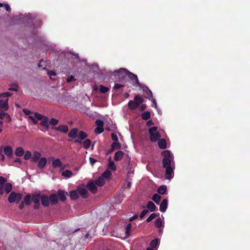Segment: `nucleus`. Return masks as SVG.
I'll return each mask as SVG.
<instances>
[{
	"label": "nucleus",
	"instance_id": "nucleus-56",
	"mask_svg": "<svg viewBox=\"0 0 250 250\" xmlns=\"http://www.w3.org/2000/svg\"><path fill=\"white\" fill-rule=\"evenodd\" d=\"M123 85H122V84H119V83H116L114 86V88L115 89H119L121 88H122V87H123Z\"/></svg>",
	"mask_w": 250,
	"mask_h": 250
},
{
	"label": "nucleus",
	"instance_id": "nucleus-39",
	"mask_svg": "<svg viewBox=\"0 0 250 250\" xmlns=\"http://www.w3.org/2000/svg\"><path fill=\"white\" fill-rule=\"evenodd\" d=\"M161 197L158 194H155L152 197V200L157 204H159Z\"/></svg>",
	"mask_w": 250,
	"mask_h": 250
},
{
	"label": "nucleus",
	"instance_id": "nucleus-18",
	"mask_svg": "<svg viewBox=\"0 0 250 250\" xmlns=\"http://www.w3.org/2000/svg\"><path fill=\"white\" fill-rule=\"evenodd\" d=\"M168 201L167 199H164L160 205V210L162 212H165L167 208Z\"/></svg>",
	"mask_w": 250,
	"mask_h": 250
},
{
	"label": "nucleus",
	"instance_id": "nucleus-34",
	"mask_svg": "<svg viewBox=\"0 0 250 250\" xmlns=\"http://www.w3.org/2000/svg\"><path fill=\"white\" fill-rule=\"evenodd\" d=\"M167 190V187L165 185L161 186L158 189V192L159 194L163 195L165 193Z\"/></svg>",
	"mask_w": 250,
	"mask_h": 250
},
{
	"label": "nucleus",
	"instance_id": "nucleus-28",
	"mask_svg": "<svg viewBox=\"0 0 250 250\" xmlns=\"http://www.w3.org/2000/svg\"><path fill=\"white\" fill-rule=\"evenodd\" d=\"M95 183L98 186H102L105 183V179L103 177L100 176L97 180L95 181Z\"/></svg>",
	"mask_w": 250,
	"mask_h": 250
},
{
	"label": "nucleus",
	"instance_id": "nucleus-21",
	"mask_svg": "<svg viewBox=\"0 0 250 250\" xmlns=\"http://www.w3.org/2000/svg\"><path fill=\"white\" fill-rule=\"evenodd\" d=\"M49 201L51 204L54 205L58 201L57 196L55 194H52L49 197Z\"/></svg>",
	"mask_w": 250,
	"mask_h": 250
},
{
	"label": "nucleus",
	"instance_id": "nucleus-45",
	"mask_svg": "<svg viewBox=\"0 0 250 250\" xmlns=\"http://www.w3.org/2000/svg\"><path fill=\"white\" fill-rule=\"evenodd\" d=\"M58 120L55 118H51L49 121V124L52 125H55L58 124Z\"/></svg>",
	"mask_w": 250,
	"mask_h": 250
},
{
	"label": "nucleus",
	"instance_id": "nucleus-26",
	"mask_svg": "<svg viewBox=\"0 0 250 250\" xmlns=\"http://www.w3.org/2000/svg\"><path fill=\"white\" fill-rule=\"evenodd\" d=\"M32 201V196L30 194H27L23 198V202L25 205H30Z\"/></svg>",
	"mask_w": 250,
	"mask_h": 250
},
{
	"label": "nucleus",
	"instance_id": "nucleus-44",
	"mask_svg": "<svg viewBox=\"0 0 250 250\" xmlns=\"http://www.w3.org/2000/svg\"><path fill=\"white\" fill-rule=\"evenodd\" d=\"M99 90L101 93H104L109 90V88L102 85H101L99 87Z\"/></svg>",
	"mask_w": 250,
	"mask_h": 250
},
{
	"label": "nucleus",
	"instance_id": "nucleus-50",
	"mask_svg": "<svg viewBox=\"0 0 250 250\" xmlns=\"http://www.w3.org/2000/svg\"><path fill=\"white\" fill-rule=\"evenodd\" d=\"M22 111L26 115H28V116L31 114H33L34 113L30 110L25 108L23 109Z\"/></svg>",
	"mask_w": 250,
	"mask_h": 250
},
{
	"label": "nucleus",
	"instance_id": "nucleus-2",
	"mask_svg": "<svg viewBox=\"0 0 250 250\" xmlns=\"http://www.w3.org/2000/svg\"><path fill=\"white\" fill-rule=\"evenodd\" d=\"M111 75L117 76L119 80H123L126 77H127L132 81V83L134 86L138 87L141 86V83L139 82L137 76L129 72L126 69L121 68L119 70H115L112 72Z\"/></svg>",
	"mask_w": 250,
	"mask_h": 250
},
{
	"label": "nucleus",
	"instance_id": "nucleus-40",
	"mask_svg": "<svg viewBox=\"0 0 250 250\" xmlns=\"http://www.w3.org/2000/svg\"><path fill=\"white\" fill-rule=\"evenodd\" d=\"M78 136L80 140H83L87 137V135L83 131H81L79 132Z\"/></svg>",
	"mask_w": 250,
	"mask_h": 250
},
{
	"label": "nucleus",
	"instance_id": "nucleus-17",
	"mask_svg": "<svg viewBox=\"0 0 250 250\" xmlns=\"http://www.w3.org/2000/svg\"><path fill=\"white\" fill-rule=\"evenodd\" d=\"M3 152L8 157H11L13 154L11 147L9 146H7L3 148Z\"/></svg>",
	"mask_w": 250,
	"mask_h": 250
},
{
	"label": "nucleus",
	"instance_id": "nucleus-46",
	"mask_svg": "<svg viewBox=\"0 0 250 250\" xmlns=\"http://www.w3.org/2000/svg\"><path fill=\"white\" fill-rule=\"evenodd\" d=\"M128 172H127V176L128 177H131L134 173V169L133 168L128 167L127 168Z\"/></svg>",
	"mask_w": 250,
	"mask_h": 250
},
{
	"label": "nucleus",
	"instance_id": "nucleus-32",
	"mask_svg": "<svg viewBox=\"0 0 250 250\" xmlns=\"http://www.w3.org/2000/svg\"><path fill=\"white\" fill-rule=\"evenodd\" d=\"M62 175L66 178H70L73 176V173L69 170H66L62 173Z\"/></svg>",
	"mask_w": 250,
	"mask_h": 250
},
{
	"label": "nucleus",
	"instance_id": "nucleus-3",
	"mask_svg": "<svg viewBox=\"0 0 250 250\" xmlns=\"http://www.w3.org/2000/svg\"><path fill=\"white\" fill-rule=\"evenodd\" d=\"M11 94L8 92H6L0 94V98H3L0 100V108L6 110L8 108V97L10 96Z\"/></svg>",
	"mask_w": 250,
	"mask_h": 250
},
{
	"label": "nucleus",
	"instance_id": "nucleus-63",
	"mask_svg": "<svg viewBox=\"0 0 250 250\" xmlns=\"http://www.w3.org/2000/svg\"><path fill=\"white\" fill-rule=\"evenodd\" d=\"M146 108V106L145 104H142L140 107H139V109L141 110V111H143L144 110H145Z\"/></svg>",
	"mask_w": 250,
	"mask_h": 250
},
{
	"label": "nucleus",
	"instance_id": "nucleus-6",
	"mask_svg": "<svg viewBox=\"0 0 250 250\" xmlns=\"http://www.w3.org/2000/svg\"><path fill=\"white\" fill-rule=\"evenodd\" d=\"M41 195L40 193H34L32 195V201L34 203V208L38 209L40 206Z\"/></svg>",
	"mask_w": 250,
	"mask_h": 250
},
{
	"label": "nucleus",
	"instance_id": "nucleus-60",
	"mask_svg": "<svg viewBox=\"0 0 250 250\" xmlns=\"http://www.w3.org/2000/svg\"><path fill=\"white\" fill-rule=\"evenodd\" d=\"M96 161V160H95V159L92 157L89 158V162L91 165H93Z\"/></svg>",
	"mask_w": 250,
	"mask_h": 250
},
{
	"label": "nucleus",
	"instance_id": "nucleus-38",
	"mask_svg": "<svg viewBox=\"0 0 250 250\" xmlns=\"http://www.w3.org/2000/svg\"><path fill=\"white\" fill-rule=\"evenodd\" d=\"M135 101L139 105L144 102V99L139 95H137L134 99Z\"/></svg>",
	"mask_w": 250,
	"mask_h": 250
},
{
	"label": "nucleus",
	"instance_id": "nucleus-37",
	"mask_svg": "<svg viewBox=\"0 0 250 250\" xmlns=\"http://www.w3.org/2000/svg\"><path fill=\"white\" fill-rule=\"evenodd\" d=\"M147 207L151 211H153L155 209V205L152 201L148 202Z\"/></svg>",
	"mask_w": 250,
	"mask_h": 250
},
{
	"label": "nucleus",
	"instance_id": "nucleus-64",
	"mask_svg": "<svg viewBox=\"0 0 250 250\" xmlns=\"http://www.w3.org/2000/svg\"><path fill=\"white\" fill-rule=\"evenodd\" d=\"M6 113H3L2 112H0V119H3L5 118V115Z\"/></svg>",
	"mask_w": 250,
	"mask_h": 250
},
{
	"label": "nucleus",
	"instance_id": "nucleus-41",
	"mask_svg": "<svg viewBox=\"0 0 250 250\" xmlns=\"http://www.w3.org/2000/svg\"><path fill=\"white\" fill-rule=\"evenodd\" d=\"M91 145V141L89 139H86L83 142V147L85 148H88Z\"/></svg>",
	"mask_w": 250,
	"mask_h": 250
},
{
	"label": "nucleus",
	"instance_id": "nucleus-23",
	"mask_svg": "<svg viewBox=\"0 0 250 250\" xmlns=\"http://www.w3.org/2000/svg\"><path fill=\"white\" fill-rule=\"evenodd\" d=\"M69 196L71 199L76 200L79 197L78 189L72 190L69 192Z\"/></svg>",
	"mask_w": 250,
	"mask_h": 250
},
{
	"label": "nucleus",
	"instance_id": "nucleus-29",
	"mask_svg": "<svg viewBox=\"0 0 250 250\" xmlns=\"http://www.w3.org/2000/svg\"><path fill=\"white\" fill-rule=\"evenodd\" d=\"M158 145L159 147L161 149H165L167 147L166 140L164 139L159 140L158 142Z\"/></svg>",
	"mask_w": 250,
	"mask_h": 250
},
{
	"label": "nucleus",
	"instance_id": "nucleus-54",
	"mask_svg": "<svg viewBox=\"0 0 250 250\" xmlns=\"http://www.w3.org/2000/svg\"><path fill=\"white\" fill-rule=\"evenodd\" d=\"M4 119H5V121L8 123L10 122L11 121V118L10 115L7 113H6L5 115V118Z\"/></svg>",
	"mask_w": 250,
	"mask_h": 250
},
{
	"label": "nucleus",
	"instance_id": "nucleus-35",
	"mask_svg": "<svg viewBox=\"0 0 250 250\" xmlns=\"http://www.w3.org/2000/svg\"><path fill=\"white\" fill-rule=\"evenodd\" d=\"M142 118L144 120H147L150 118V113L149 111L144 112L142 114Z\"/></svg>",
	"mask_w": 250,
	"mask_h": 250
},
{
	"label": "nucleus",
	"instance_id": "nucleus-43",
	"mask_svg": "<svg viewBox=\"0 0 250 250\" xmlns=\"http://www.w3.org/2000/svg\"><path fill=\"white\" fill-rule=\"evenodd\" d=\"M32 158V154L30 151H26L24 155V158L25 160H29L30 159H31Z\"/></svg>",
	"mask_w": 250,
	"mask_h": 250
},
{
	"label": "nucleus",
	"instance_id": "nucleus-1",
	"mask_svg": "<svg viewBox=\"0 0 250 250\" xmlns=\"http://www.w3.org/2000/svg\"><path fill=\"white\" fill-rule=\"evenodd\" d=\"M164 156L163 159V167L166 168L165 177L167 179H171L173 175L175 168L174 156L169 150H165L162 153Z\"/></svg>",
	"mask_w": 250,
	"mask_h": 250
},
{
	"label": "nucleus",
	"instance_id": "nucleus-47",
	"mask_svg": "<svg viewBox=\"0 0 250 250\" xmlns=\"http://www.w3.org/2000/svg\"><path fill=\"white\" fill-rule=\"evenodd\" d=\"M95 124L97 127H103L104 122L101 120H97L95 121Z\"/></svg>",
	"mask_w": 250,
	"mask_h": 250
},
{
	"label": "nucleus",
	"instance_id": "nucleus-36",
	"mask_svg": "<svg viewBox=\"0 0 250 250\" xmlns=\"http://www.w3.org/2000/svg\"><path fill=\"white\" fill-rule=\"evenodd\" d=\"M111 175V172L108 170H106L102 175V177H103L104 179H108Z\"/></svg>",
	"mask_w": 250,
	"mask_h": 250
},
{
	"label": "nucleus",
	"instance_id": "nucleus-62",
	"mask_svg": "<svg viewBox=\"0 0 250 250\" xmlns=\"http://www.w3.org/2000/svg\"><path fill=\"white\" fill-rule=\"evenodd\" d=\"M153 124H154V123L151 120H149L146 122V125L148 126H151V125H153Z\"/></svg>",
	"mask_w": 250,
	"mask_h": 250
},
{
	"label": "nucleus",
	"instance_id": "nucleus-42",
	"mask_svg": "<svg viewBox=\"0 0 250 250\" xmlns=\"http://www.w3.org/2000/svg\"><path fill=\"white\" fill-rule=\"evenodd\" d=\"M158 245V241L156 239L153 240L150 243V247H151L152 248H156Z\"/></svg>",
	"mask_w": 250,
	"mask_h": 250
},
{
	"label": "nucleus",
	"instance_id": "nucleus-16",
	"mask_svg": "<svg viewBox=\"0 0 250 250\" xmlns=\"http://www.w3.org/2000/svg\"><path fill=\"white\" fill-rule=\"evenodd\" d=\"M133 229L130 223L127 224L125 228V235L126 238L129 237L131 231Z\"/></svg>",
	"mask_w": 250,
	"mask_h": 250
},
{
	"label": "nucleus",
	"instance_id": "nucleus-14",
	"mask_svg": "<svg viewBox=\"0 0 250 250\" xmlns=\"http://www.w3.org/2000/svg\"><path fill=\"white\" fill-rule=\"evenodd\" d=\"M96 185V184L95 182H90L87 185V188H88L92 193H95L97 190Z\"/></svg>",
	"mask_w": 250,
	"mask_h": 250
},
{
	"label": "nucleus",
	"instance_id": "nucleus-8",
	"mask_svg": "<svg viewBox=\"0 0 250 250\" xmlns=\"http://www.w3.org/2000/svg\"><path fill=\"white\" fill-rule=\"evenodd\" d=\"M12 189V185L11 183H6L4 186H0V194H2L4 191L6 193H9Z\"/></svg>",
	"mask_w": 250,
	"mask_h": 250
},
{
	"label": "nucleus",
	"instance_id": "nucleus-30",
	"mask_svg": "<svg viewBox=\"0 0 250 250\" xmlns=\"http://www.w3.org/2000/svg\"><path fill=\"white\" fill-rule=\"evenodd\" d=\"M15 154L17 156H21L24 154V150L21 147H18L15 150Z\"/></svg>",
	"mask_w": 250,
	"mask_h": 250
},
{
	"label": "nucleus",
	"instance_id": "nucleus-49",
	"mask_svg": "<svg viewBox=\"0 0 250 250\" xmlns=\"http://www.w3.org/2000/svg\"><path fill=\"white\" fill-rule=\"evenodd\" d=\"M47 74L50 76V79L52 80L54 79L53 77H55L56 75V73L52 71H48Z\"/></svg>",
	"mask_w": 250,
	"mask_h": 250
},
{
	"label": "nucleus",
	"instance_id": "nucleus-59",
	"mask_svg": "<svg viewBox=\"0 0 250 250\" xmlns=\"http://www.w3.org/2000/svg\"><path fill=\"white\" fill-rule=\"evenodd\" d=\"M119 144L117 143L116 142H114L112 144V148L114 149L115 148H117L118 146H119Z\"/></svg>",
	"mask_w": 250,
	"mask_h": 250
},
{
	"label": "nucleus",
	"instance_id": "nucleus-11",
	"mask_svg": "<svg viewBox=\"0 0 250 250\" xmlns=\"http://www.w3.org/2000/svg\"><path fill=\"white\" fill-rule=\"evenodd\" d=\"M41 201L42 205L44 207H48L50 201L49 197L45 194L41 195Z\"/></svg>",
	"mask_w": 250,
	"mask_h": 250
},
{
	"label": "nucleus",
	"instance_id": "nucleus-19",
	"mask_svg": "<svg viewBox=\"0 0 250 250\" xmlns=\"http://www.w3.org/2000/svg\"><path fill=\"white\" fill-rule=\"evenodd\" d=\"M41 121L40 124L42 126L45 127L46 129L48 128V119L46 117H43L42 116V119L40 120Z\"/></svg>",
	"mask_w": 250,
	"mask_h": 250
},
{
	"label": "nucleus",
	"instance_id": "nucleus-31",
	"mask_svg": "<svg viewBox=\"0 0 250 250\" xmlns=\"http://www.w3.org/2000/svg\"><path fill=\"white\" fill-rule=\"evenodd\" d=\"M108 168L112 170H115L116 169V166H115L113 161L111 160L110 158L108 164Z\"/></svg>",
	"mask_w": 250,
	"mask_h": 250
},
{
	"label": "nucleus",
	"instance_id": "nucleus-15",
	"mask_svg": "<svg viewBox=\"0 0 250 250\" xmlns=\"http://www.w3.org/2000/svg\"><path fill=\"white\" fill-rule=\"evenodd\" d=\"M41 153L40 152L35 151L32 155L31 161L32 162H37L41 158Z\"/></svg>",
	"mask_w": 250,
	"mask_h": 250
},
{
	"label": "nucleus",
	"instance_id": "nucleus-55",
	"mask_svg": "<svg viewBox=\"0 0 250 250\" xmlns=\"http://www.w3.org/2000/svg\"><path fill=\"white\" fill-rule=\"evenodd\" d=\"M5 182V179L2 177H0V186H4V183Z\"/></svg>",
	"mask_w": 250,
	"mask_h": 250
},
{
	"label": "nucleus",
	"instance_id": "nucleus-12",
	"mask_svg": "<svg viewBox=\"0 0 250 250\" xmlns=\"http://www.w3.org/2000/svg\"><path fill=\"white\" fill-rule=\"evenodd\" d=\"M52 129L64 133L67 132L68 131V127L66 125H61L58 127H53Z\"/></svg>",
	"mask_w": 250,
	"mask_h": 250
},
{
	"label": "nucleus",
	"instance_id": "nucleus-20",
	"mask_svg": "<svg viewBox=\"0 0 250 250\" xmlns=\"http://www.w3.org/2000/svg\"><path fill=\"white\" fill-rule=\"evenodd\" d=\"M58 194L60 200L61 201L63 202L66 200V195L67 194V192H65L63 190H59L58 191Z\"/></svg>",
	"mask_w": 250,
	"mask_h": 250
},
{
	"label": "nucleus",
	"instance_id": "nucleus-24",
	"mask_svg": "<svg viewBox=\"0 0 250 250\" xmlns=\"http://www.w3.org/2000/svg\"><path fill=\"white\" fill-rule=\"evenodd\" d=\"M78 129L76 128H73L68 133V136L69 137L75 138L77 136Z\"/></svg>",
	"mask_w": 250,
	"mask_h": 250
},
{
	"label": "nucleus",
	"instance_id": "nucleus-51",
	"mask_svg": "<svg viewBox=\"0 0 250 250\" xmlns=\"http://www.w3.org/2000/svg\"><path fill=\"white\" fill-rule=\"evenodd\" d=\"M148 212V210L147 209H144L140 215V218H143L145 217V215Z\"/></svg>",
	"mask_w": 250,
	"mask_h": 250
},
{
	"label": "nucleus",
	"instance_id": "nucleus-57",
	"mask_svg": "<svg viewBox=\"0 0 250 250\" xmlns=\"http://www.w3.org/2000/svg\"><path fill=\"white\" fill-rule=\"evenodd\" d=\"M111 138H112V139L114 141H115V142L118 141V137H117L116 134H114V133H112V134H111Z\"/></svg>",
	"mask_w": 250,
	"mask_h": 250
},
{
	"label": "nucleus",
	"instance_id": "nucleus-5",
	"mask_svg": "<svg viewBox=\"0 0 250 250\" xmlns=\"http://www.w3.org/2000/svg\"><path fill=\"white\" fill-rule=\"evenodd\" d=\"M21 199V195L20 193L12 191L10 193L8 200L10 203H19Z\"/></svg>",
	"mask_w": 250,
	"mask_h": 250
},
{
	"label": "nucleus",
	"instance_id": "nucleus-27",
	"mask_svg": "<svg viewBox=\"0 0 250 250\" xmlns=\"http://www.w3.org/2000/svg\"><path fill=\"white\" fill-rule=\"evenodd\" d=\"M62 162L59 159H55L53 161L52 164L53 167L54 168L61 167L62 166Z\"/></svg>",
	"mask_w": 250,
	"mask_h": 250
},
{
	"label": "nucleus",
	"instance_id": "nucleus-10",
	"mask_svg": "<svg viewBox=\"0 0 250 250\" xmlns=\"http://www.w3.org/2000/svg\"><path fill=\"white\" fill-rule=\"evenodd\" d=\"M77 189L79 194H80L83 198H85L87 197V189L83 185L78 187Z\"/></svg>",
	"mask_w": 250,
	"mask_h": 250
},
{
	"label": "nucleus",
	"instance_id": "nucleus-48",
	"mask_svg": "<svg viewBox=\"0 0 250 250\" xmlns=\"http://www.w3.org/2000/svg\"><path fill=\"white\" fill-rule=\"evenodd\" d=\"M104 131L103 127H97L95 128V132L96 133L100 134Z\"/></svg>",
	"mask_w": 250,
	"mask_h": 250
},
{
	"label": "nucleus",
	"instance_id": "nucleus-9",
	"mask_svg": "<svg viewBox=\"0 0 250 250\" xmlns=\"http://www.w3.org/2000/svg\"><path fill=\"white\" fill-rule=\"evenodd\" d=\"M28 118L33 124H36L38 123V120H41L42 119V115L39 113L34 112L33 114L30 115Z\"/></svg>",
	"mask_w": 250,
	"mask_h": 250
},
{
	"label": "nucleus",
	"instance_id": "nucleus-33",
	"mask_svg": "<svg viewBox=\"0 0 250 250\" xmlns=\"http://www.w3.org/2000/svg\"><path fill=\"white\" fill-rule=\"evenodd\" d=\"M154 225L157 228H160L161 227H164V221L162 220H156L155 223H154Z\"/></svg>",
	"mask_w": 250,
	"mask_h": 250
},
{
	"label": "nucleus",
	"instance_id": "nucleus-25",
	"mask_svg": "<svg viewBox=\"0 0 250 250\" xmlns=\"http://www.w3.org/2000/svg\"><path fill=\"white\" fill-rule=\"evenodd\" d=\"M128 107L131 109H135L137 107L139 106V104L135 101L130 100L129 101L128 103Z\"/></svg>",
	"mask_w": 250,
	"mask_h": 250
},
{
	"label": "nucleus",
	"instance_id": "nucleus-22",
	"mask_svg": "<svg viewBox=\"0 0 250 250\" xmlns=\"http://www.w3.org/2000/svg\"><path fill=\"white\" fill-rule=\"evenodd\" d=\"M124 156V152L122 151H118L116 152L114 155V159L115 161H121Z\"/></svg>",
	"mask_w": 250,
	"mask_h": 250
},
{
	"label": "nucleus",
	"instance_id": "nucleus-13",
	"mask_svg": "<svg viewBox=\"0 0 250 250\" xmlns=\"http://www.w3.org/2000/svg\"><path fill=\"white\" fill-rule=\"evenodd\" d=\"M38 167L39 168L43 169L47 164V159L45 157H42L39 160Z\"/></svg>",
	"mask_w": 250,
	"mask_h": 250
},
{
	"label": "nucleus",
	"instance_id": "nucleus-7",
	"mask_svg": "<svg viewBox=\"0 0 250 250\" xmlns=\"http://www.w3.org/2000/svg\"><path fill=\"white\" fill-rule=\"evenodd\" d=\"M143 90L145 97L148 99H150L152 97V93L151 91L148 88V87L141 84L139 86Z\"/></svg>",
	"mask_w": 250,
	"mask_h": 250
},
{
	"label": "nucleus",
	"instance_id": "nucleus-58",
	"mask_svg": "<svg viewBox=\"0 0 250 250\" xmlns=\"http://www.w3.org/2000/svg\"><path fill=\"white\" fill-rule=\"evenodd\" d=\"M75 80V79H74V77L72 75H71L67 78V82L68 83H70L72 81H74Z\"/></svg>",
	"mask_w": 250,
	"mask_h": 250
},
{
	"label": "nucleus",
	"instance_id": "nucleus-53",
	"mask_svg": "<svg viewBox=\"0 0 250 250\" xmlns=\"http://www.w3.org/2000/svg\"><path fill=\"white\" fill-rule=\"evenodd\" d=\"M151 101V102L153 103V104H154V107L157 110H158V106H157V103H156V101L155 100V99H154L153 97L152 98H151L150 99H149Z\"/></svg>",
	"mask_w": 250,
	"mask_h": 250
},
{
	"label": "nucleus",
	"instance_id": "nucleus-4",
	"mask_svg": "<svg viewBox=\"0 0 250 250\" xmlns=\"http://www.w3.org/2000/svg\"><path fill=\"white\" fill-rule=\"evenodd\" d=\"M157 127L153 126L148 130L150 135V139L152 142H156L161 137L160 134L157 131Z\"/></svg>",
	"mask_w": 250,
	"mask_h": 250
},
{
	"label": "nucleus",
	"instance_id": "nucleus-52",
	"mask_svg": "<svg viewBox=\"0 0 250 250\" xmlns=\"http://www.w3.org/2000/svg\"><path fill=\"white\" fill-rule=\"evenodd\" d=\"M9 90L17 91L18 90V86L17 85H13L9 88Z\"/></svg>",
	"mask_w": 250,
	"mask_h": 250
},
{
	"label": "nucleus",
	"instance_id": "nucleus-61",
	"mask_svg": "<svg viewBox=\"0 0 250 250\" xmlns=\"http://www.w3.org/2000/svg\"><path fill=\"white\" fill-rule=\"evenodd\" d=\"M156 217H157L156 214L155 213H152L149 215L147 219H155Z\"/></svg>",
	"mask_w": 250,
	"mask_h": 250
}]
</instances>
